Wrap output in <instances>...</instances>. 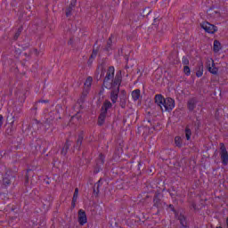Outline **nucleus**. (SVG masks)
<instances>
[{
    "label": "nucleus",
    "mask_w": 228,
    "mask_h": 228,
    "mask_svg": "<svg viewBox=\"0 0 228 228\" xmlns=\"http://www.w3.org/2000/svg\"><path fill=\"white\" fill-rule=\"evenodd\" d=\"M84 139H85V134H83V132H81L77 136L75 145L73 146L74 149H77V151H81V145H83Z\"/></svg>",
    "instance_id": "nucleus-11"
},
{
    "label": "nucleus",
    "mask_w": 228,
    "mask_h": 228,
    "mask_svg": "<svg viewBox=\"0 0 228 228\" xmlns=\"http://www.w3.org/2000/svg\"><path fill=\"white\" fill-rule=\"evenodd\" d=\"M222 50V44L218 40L214 41L213 51L214 53H220Z\"/></svg>",
    "instance_id": "nucleus-21"
},
{
    "label": "nucleus",
    "mask_w": 228,
    "mask_h": 228,
    "mask_svg": "<svg viewBox=\"0 0 228 228\" xmlns=\"http://www.w3.org/2000/svg\"><path fill=\"white\" fill-rule=\"evenodd\" d=\"M104 74H106V69L102 67L101 75H100V77L98 78V81H99V79H102V77H104Z\"/></svg>",
    "instance_id": "nucleus-34"
},
{
    "label": "nucleus",
    "mask_w": 228,
    "mask_h": 228,
    "mask_svg": "<svg viewBox=\"0 0 228 228\" xmlns=\"http://www.w3.org/2000/svg\"><path fill=\"white\" fill-rule=\"evenodd\" d=\"M111 108H113V103L110 100H105L101 108V112L108 115V110H111Z\"/></svg>",
    "instance_id": "nucleus-10"
},
{
    "label": "nucleus",
    "mask_w": 228,
    "mask_h": 228,
    "mask_svg": "<svg viewBox=\"0 0 228 228\" xmlns=\"http://www.w3.org/2000/svg\"><path fill=\"white\" fill-rule=\"evenodd\" d=\"M204 74V64L202 62H199L196 67V76L197 77H202Z\"/></svg>",
    "instance_id": "nucleus-16"
},
{
    "label": "nucleus",
    "mask_w": 228,
    "mask_h": 228,
    "mask_svg": "<svg viewBox=\"0 0 228 228\" xmlns=\"http://www.w3.org/2000/svg\"><path fill=\"white\" fill-rule=\"evenodd\" d=\"M119 106L123 110L126 108V101H127V93L126 90H121L119 94Z\"/></svg>",
    "instance_id": "nucleus-8"
},
{
    "label": "nucleus",
    "mask_w": 228,
    "mask_h": 228,
    "mask_svg": "<svg viewBox=\"0 0 228 228\" xmlns=\"http://www.w3.org/2000/svg\"><path fill=\"white\" fill-rule=\"evenodd\" d=\"M86 97H88V90H84L77 102V104H79V106H83V104H85V101H86Z\"/></svg>",
    "instance_id": "nucleus-15"
},
{
    "label": "nucleus",
    "mask_w": 228,
    "mask_h": 228,
    "mask_svg": "<svg viewBox=\"0 0 228 228\" xmlns=\"http://www.w3.org/2000/svg\"><path fill=\"white\" fill-rule=\"evenodd\" d=\"M3 184L5 187L10 186V184H12V180L10 179V175H5L3 178Z\"/></svg>",
    "instance_id": "nucleus-22"
},
{
    "label": "nucleus",
    "mask_w": 228,
    "mask_h": 228,
    "mask_svg": "<svg viewBox=\"0 0 228 228\" xmlns=\"http://www.w3.org/2000/svg\"><path fill=\"white\" fill-rule=\"evenodd\" d=\"M155 104L160 108L161 111H172L175 108V100L171 97L165 98L162 94L155 95Z\"/></svg>",
    "instance_id": "nucleus-2"
},
{
    "label": "nucleus",
    "mask_w": 228,
    "mask_h": 228,
    "mask_svg": "<svg viewBox=\"0 0 228 228\" xmlns=\"http://www.w3.org/2000/svg\"><path fill=\"white\" fill-rule=\"evenodd\" d=\"M71 145L72 142H70V140H66V142L64 143L61 151V156H67V152H69V149H70Z\"/></svg>",
    "instance_id": "nucleus-14"
},
{
    "label": "nucleus",
    "mask_w": 228,
    "mask_h": 228,
    "mask_svg": "<svg viewBox=\"0 0 228 228\" xmlns=\"http://www.w3.org/2000/svg\"><path fill=\"white\" fill-rule=\"evenodd\" d=\"M3 120H4V118L3 117V115L0 114V129L1 127H3V124H4Z\"/></svg>",
    "instance_id": "nucleus-35"
},
{
    "label": "nucleus",
    "mask_w": 228,
    "mask_h": 228,
    "mask_svg": "<svg viewBox=\"0 0 228 228\" xmlns=\"http://www.w3.org/2000/svg\"><path fill=\"white\" fill-rule=\"evenodd\" d=\"M97 53H98L97 50L93 49V53H92V54L90 55L89 58H91V59H93V60H95V58H97Z\"/></svg>",
    "instance_id": "nucleus-32"
},
{
    "label": "nucleus",
    "mask_w": 228,
    "mask_h": 228,
    "mask_svg": "<svg viewBox=\"0 0 228 228\" xmlns=\"http://www.w3.org/2000/svg\"><path fill=\"white\" fill-rule=\"evenodd\" d=\"M219 156L221 158L222 164L224 167H227L228 165V151L227 148H225V144L224 142L220 143V152Z\"/></svg>",
    "instance_id": "nucleus-4"
},
{
    "label": "nucleus",
    "mask_w": 228,
    "mask_h": 228,
    "mask_svg": "<svg viewBox=\"0 0 228 228\" xmlns=\"http://www.w3.org/2000/svg\"><path fill=\"white\" fill-rule=\"evenodd\" d=\"M191 208L193 209H197V204H195L194 202L191 203Z\"/></svg>",
    "instance_id": "nucleus-44"
},
{
    "label": "nucleus",
    "mask_w": 228,
    "mask_h": 228,
    "mask_svg": "<svg viewBox=\"0 0 228 228\" xmlns=\"http://www.w3.org/2000/svg\"><path fill=\"white\" fill-rule=\"evenodd\" d=\"M168 208H169V209H171V211L173 213H175V208H174V205L170 204V205H168Z\"/></svg>",
    "instance_id": "nucleus-39"
},
{
    "label": "nucleus",
    "mask_w": 228,
    "mask_h": 228,
    "mask_svg": "<svg viewBox=\"0 0 228 228\" xmlns=\"http://www.w3.org/2000/svg\"><path fill=\"white\" fill-rule=\"evenodd\" d=\"M102 167H104V159L100 157L96 160V166L94 167V174H99L101 170H102Z\"/></svg>",
    "instance_id": "nucleus-9"
},
{
    "label": "nucleus",
    "mask_w": 228,
    "mask_h": 228,
    "mask_svg": "<svg viewBox=\"0 0 228 228\" xmlns=\"http://www.w3.org/2000/svg\"><path fill=\"white\" fill-rule=\"evenodd\" d=\"M87 81H92V77H87Z\"/></svg>",
    "instance_id": "nucleus-46"
},
{
    "label": "nucleus",
    "mask_w": 228,
    "mask_h": 228,
    "mask_svg": "<svg viewBox=\"0 0 228 228\" xmlns=\"http://www.w3.org/2000/svg\"><path fill=\"white\" fill-rule=\"evenodd\" d=\"M183 73L185 74V76H190L191 74V69H190V66L183 67Z\"/></svg>",
    "instance_id": "nucleus-29"
},
{
    "label": "nucleus",
    "mask_w": 228,
    "mask_h": 228,
    "mask_svg": "<svg viewBox=\"0 0 228 228\" xmlns=\"http://www.w3.org/2000/svg\"><path fill=\"white\" fill-rule=\"evenodd\" d=\"M208 70L210 74H214L215 76L218 74V68L215 67V61H212V67L211 64H208Z\"/></svg>",
    "instance_id": "nucleus-19"
},
{
    "label": "nucleus",
    "mask_w": 228,
    "mask_h": 228,
    "mask_svg": "<svg viewBox=\"0 0 228 228\" xmlns=\"http://www.w3.org/2000/svg\"><path fill=\"white\" fill-rule=\"evenodd\" d=\"M28 172H31V169L27 170V174H28Z\"/></svg>",
    "instance_id": "nucleus-47"
},
{
    "label": "nucleus",
    "mask_w": 228,
    "mask_h": 228,
    "mask_svg": "<svg viewBox=\"0 0 228 228\" xmlns=\"http://www.w3.org/2000/svg\"><path fill=\"white\" fill-rule=\"evenodd\" d=\"M201 124L202 123H200V119L197 118L196 122H194L195 131H199L200 129Z\"/></svg>",
    "instance_id": "nucleus-28"
},
{
    "label": "nucleus",
    "mask_w": 228,
    "mask_h": 228,
    "mask_svg": "<svg viewBox=\"0 0 228 228\" xmlns=\"http://www.w3.org/2000/svg\"><path fill=\"white\" fill-rule=\"evenodd\" d=\"M78 195H79V189L76 188L73 196L74 197H78Z\"/></svg>",
    "instance_id": "nucleus-36"
},
{
    "label": "nucleus",
    "mask_w": 228,
    "mask_h": 228,
    "mask_svg": "<svg viewBox=\"0 0 228 228\" xmlns=\"http://www.w3.org/2000/svg\"><path fill=\"white\" fill-rule=\"evenodd\" d=\"M15 121H12L5 129V136H13V133H15V127L13 126Z\"/></svg>",
    "instance_id": "nucleus-13"
},
{
    "label": "nucleus",
    "mask_w": 228,
    "mask_h": 228,
    "mask_svg": "<svg viewBox=\"0 0 228 228\" xmlns=\"http://www.w3.org/2000/svg\"><path fill=\"white\" fill-rule=\"evenodd\" d=\"M140 94H141V91L140 89H135L132 92V99L134 101H138V99H140Z\"/></svg>",
    "instance_id": "nucleus-23"
},
{
    "label": "nucleus",
    "mask_w": 228,
    "mask_h": 228,
    "mask_svg": "<svg viewBox=\"0 0 228 228\" xmlns=\"http://www.w3.org/2000/svg\"><path fill=\"white\" fill-rule=\"evenodd\" d=\"M175 144L176 145V147H183V139H181V136L175 137Z\"/></svg>",
    "instance_id": "nucleus-27"
},
{
    "label": "nucleus",
    "mask_w": 228,
    "mask_h": 228,
    "mask_svg": "<svg viewBox=\"0 0 228 228\" xmlns=\"http://www.w3.org/2000/svg\"><path fill=\"white\" fill-rule=\"evenodd\" d=\"M24 29V27L20 26V28H18L16 33L14 34L13 39L14 40H19V37H20V33H22Z\"/></svg>",
    "instance_id": "nucleus-26"
},
{
    "label": "nucleus",
    "mask_w": 228,
    "mask_h": 228,
    "mask_svg": "<svg viewBox=\"0 0 228 228\" xmlns=\"http://www.w3.org/2000/svg\"><path fill=\"white\" fill-rule=\"evenodd\" d=\"M106 117H108V114H106L104 112H101L98 117L97 125L100 126H104V122H106Z\"/></svg>",
    "instance_id": "nucleus-18"
},
{
    "label": "nucleus",
    "mask_w": 228,
    "mask_h": 228,
    "mask_svg": "<svg viewBox=\"0 0 228 228\" xmlns=\"http://www.w3.org/2000/svg\"><path fill=\"white\" fill-rule=\"evenodd\" d=\"M32 110H34L35 111H37V110H38V102H37L34 104V107L32 108Z\"/></svg>",
    "instance_id": "nucleus-40"
},
{
    "label": "nucleus",
    "mask_w": 228,
    "mask_h": 228,
    "mask_svg": "<svg viewBox=\"0 0 228 228\" xmlns=\"http://www.w3.org/2000/svg\"><path fill=\"white\" fill-rule=\"evenodd\" d=\"M25 183H29V175L28 174L25 175Z\"/></svg>",
    "instance_id": "nucleus-41"
},
{
    "label": "nucleus",
    "mask_w": 228,
    "mask_h": 228,
    "mask_svg": "<svg viewBox=\"0 0 228 228\" xmlns=\"http://www.w3.org/2000/svg\"><path fill=\"white\" fill-rule=\"evenodd\" d=\"M153 129H156V127H155V126H153Z\"/></svg>",
    "instance_id": "nucleus-49"
},
{
    "label": "nucleus",
    "mask_w": 228,
    "mask_h": 228,
    "mask_svg": "<svg viewBox=\"0 0 228 228\" xmlns=\"http://www.w3.org/2000/svg\"><path fill=\"white\" fill-rule=\"evenodd\" d=\"M76 202H77V196H73L72 201H71V208L74 209L76 208Z\"/></svg>",
    "instance_id": "nucleus-31"
},
{
    "label": "nucleus",
    "mask_w": 228,
    "mask_h": 228,
    "mask_svg": "<svg viewBox=\"0 0 228 228\" xmlns=\"http://www.w3.org/2000/svg\"><path fill=\"white\" fill-rule=\"evenodd\" d=\"M88 222V217H86V212L83 209L78 210V224L79 225H85Z\"/></svg>",
    "instance_id": "nucleus-7"
},
{
    "label": "nucleus",
    "mask_w": 228,
    "mask_h": 228,
    "mask_svg": "<svg viewBox=\"0 0 228 228\" xmlns=\"http://www.w3.org/2000/svg\"><path fill=\"white\" fill-rule=\"evenodd\" d=\"M178 220L180 222V224L182 225V228H188V223L186 222V216L183 215H180L178 216Z\"/></svg>",
    "instance_id": "nucleus-20"
},
{
    "label": "nucleus",
    "mask_w": 228,
    "mask_h": 228,
    "mask_svg": "<svg viewBox=\"0 0 228 228\" xmlns=\"http://www.w3.org/2000/svg\"><path fill=\"white\" fill-rule=\"evenodd\" d=\"M72 7H68L66 9V17H70V15H72Z\"/></svg>",
    "instance_id": "nucleus-33"
},
{
    "label": "nucleus",
    "mask_w": 228,
    "mask_h": 228,
    "mask_svg": "<svg viewBox=\"0 0 228 228\" xmlns=\"http://www.w3.org/2000/svg\"><path fill=\"white\" fill-rule=\"evenodd\" d=\"M182 63H183V65H185V67L190 65V60L188 59V57L183 56L182 58Z\"/></svg>",
    "instance_id": "nucleus-30"
},
{
    "label": "nucleus",
    "mask_w": 228,
    "mask_h": 228,
    "mask_svg": "<svg viewBox=\"0 0 228 228\" xmlns=\"http://www.w3.org/2000/svg\"><path fill=\"white\" fill-rule=\"evenodd\" d=\"M197 104H199V98L191 97L187 102V109L189 111H194L195 108H197Z\"/></svg>",
    "instance_id": "nucleus-6"
},
{
    "label": "nucleus",
    "mask_w": 228,
    "mask_h": 228,
    "mask_svg": "<svg viewBox=\"0 0 228 228\" xmlns=\"http://www.w3.org/2000/svg\"><path fill=\"white\" fill-rule=\"evenodd\" d=\"M117 85L118 86L122 85V71H118L115 76V67L110 66L103 78V86L105 88H112L113 86H117Z\"/></svg>",
    "instance_id": "nucleus-1"
},
{
    "label": "nucleus",
    "mask_w": 228,
    "mask_h": 228,
    "mask_svg": "<svg viewBox=\"0 0 228 228\" xmlns=\"http://www.w3.org/2000/svg\"><path fill=\"white\" fill-rule=\"evenodd\" d=\"M184 133H185L186 140L188 141L191 140V129H190L189 126H185Z\"/></svg>",
    "instance_id": "nucleus-24"
},
{
    "label": "nucleus",
    "mask_w": 228,
    "mask_h": 228,
    "mask_svg": "<svg viewBox=\"0 0 228 228\" xmlns=\"http://www.w3.org/2000/svg\"><path fill=\"white\" fill-rule=\"evenodd\" d=\"M107 90H110V101L112 104H116L117 101H118V94H120V86H112Z\"/></svg>",
    "instance_id": "nucleus-3"
},
{
    "label": "nucleus",
    "mask_w": 228,
    "mask_h": 228,
    "mask_svg": "<svg viewBox=\"0 0 228 228\" xmlns=\"http://www.w3.org/2000/svg\"><path fill=\"white\" fill-rule=\"evenodd\" d=\"M153 207L157 209H163V201L159 199V194H156L153 198Z\"/></svg>",
    "instance_id": "nucleus-12"
},
{
    "label": "nucleus",
    "mask_w": 228,
    "mask_h": 228,
    "mask_svg": "<svg viewBox=\"0 0 228 228\" xmlns=\"http://www.w3.org/2000/svg\"><path fill=\"white\" fill-rule=\"evenodd\" d=\"M94 59H91V57H89V60H88V65H92V63H94Z\"/></svg>",
    "instance_id": "nucleus-42"
},
{
    "label": "nucleus",
    "mask_w": 228,
    "mask_h": 228,
    "mask_svg": "<svg viewBox=\"0 0 228 228\" xmlns=\"http://www.w3.org/2000/svg\"><path fill=\"white\" fill-rule=\"evenodd\" d=\"M49 100H39L37 101V103H45V104H48Z\"/></svg>",
    "instance_id": "nucleus-37"
},
{
    "label": "nucleus",
    "mask_w": 228,
    "mask_h": 228,
    "mask_svg": "<svg viewBox=\"0 0 228 228\" xmlns=\"http://www.w3.org/2000/svg\"><path fill=\"white\" fill-rule=\"evenodd\" d=\"M157 20H158V18H155V19H154V22H156Z\"/></svg>",
    "instance_id": "nucleus-48"
},
{
    "label": "nucleus",
    "mask_w": 228,
    "mask_h": 228,
    "mask_svg": "<svg viewBox=\"0 0 228 228\" xmlns=\"http://www.w3.org/2000/svg\"><path fill=\"white\" fill-rule=\"evenodd\" d=\"M219 3H222V4H224V3H225V0H218Z\"/></svg>",
    "instance_id": "nucleus-45"
},
{
    "label": "nucleus",
    "mask_w": 228,
    "mask_h": 228,
    "mask_svg": "<svg viewBox=\"0 0 228 228\" xmlns=\"http://www.w3.org/2000/svg\"><path fill=\"white\" fill-rule=\"evenodd\" d=\"M101 186H102V178H100L94 186L93 191L96 197H99V191H100Z\"/></svg>",
    "instance_id": "nucleus-17"
},
{
    "label": "nucleus",
    "mask_w": 228,
    "mask_h": 228,
    "mask_svg": "<svg viewBox=\"0 0 228 228\" xmlns=\"http://www.w3.org/2000/svg\"><path fill=\"white\" fill-rule=\"evenodd\" d=\"M113 46V40L111 39V37H109V39L107 40V45L105 46V51L110 52L111 51Z\"/></svg>",
    "instance_id": "nucleus-25"
},
{
    "label": "nucleus",
    "mask_w": 228,
    "mask_h": 228,
    "mask_svg": "<svg viewBox=\"0 0 228 228\" xmlns=\"http://www.w3.org/2000/svg\"><path fill=\"white\" fill-rule=\"evenodd\" d=\"M74 6H76V4H74V3H71L69 5V7L71 8L72 10H74Z\"/></svg>",
    "instance_id": "nucleus-43"
},
{
    "label": "nucleus",
    "mask_w": 228,
    "mask_h": 228,
    "mask_svg": "<svg viewBox=\"0 0 228 228\" xmlns=\"http://www.w3.org/2000/svg\"><path fill=\"white\" fill-rule=\"evenodd\" d=\"M200 27L202 28V29H204V31H206V33H209L210 35H215V33H216V31H218V27H216L208 21L201 23Z\"/></svg>",
    "instance_id": "nucleus-5"
},
{
    "label": "nucleus",
    "mask_w": 228,
    "mask_h": 228,
    "mask_svg": "<svg viewBox=\"0 0 228 228\" xmlns=\"http://www.w3.org/2000/svg\"><path fill=\"white\" fill-rule=\"evenodd\" d=\"M104 84H102V89L100 90V92H99V95H102V94H104Z\"/></svg>",
    "instance_id": "nucleus-38"
}]
</instances>
